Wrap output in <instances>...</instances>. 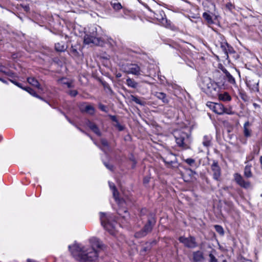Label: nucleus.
I'll list each match as a JSON object with an SVG mask.
<instances>
[{"label": "nucleus", "instance_id": "f8f14e48", "mask_svg": "<svg viewBox=\"0 0 262 262\" xmlns=\"http://www.w3.org/2000/svg\"><path fill=\"white\" fill-rule=\"evenodd\" d=\"M211 169L213 172V178L216 180H219L221 176V169L217 162H213L211 165Z\"/></svg>", "mask_w": 262, "mask_h": 262}, {"label": "nucleus", "instance_id": "473e14b6", "mask_svg": "<svg viewBox=\"0 0 262 262\" xmlns=\"http://www.w3.org/2000/svg\"><path fill=\"white\" fill-rule=\"evenodd\" d=\"M0 72L5 74L6 75H9L10 74V73L8 71H7L6 70V68L5 67H4V66H1L0 65Z\"/></svg>", "mask_w": 262, "mask_h": 262}, {"label": "nucleus", "instance_id": "09e8293b", "mask_svg": "<svg viewBox=\"0 0 262 262\" xmlns=\"http://www.w3.org/2000/svg\"><path fill=\"white\" fill-rule=\"evenodd\" d=\"M229 5H228V4H227V6H228V7H230V6H231V4H229Z\"/></svg>", "mask_w": 262, "mask_h": 262}, {"label": "nucleus", "instance_id": "7ed1b4c3", "mask_svg": "<svg viewBox=\"0 0 262 262\" xmlns=\"http://www.w3.org/2000/svg\"><path fill=\"white\" fill-rule=\"evenodd\" d=\"M177 145L184 149L190 148L191 140L189 136L183 132H178L175 134Z\"/></svg>", "mask_w": 262, "mask_h": 262}, {"label": "nucleus", "instance_id": "4c0bfd02", "mask_svg": "<svg viewBox=\"0 0 262 262\" xmlns=\"http://www.w3.org/2000/svg\"><path fill=\"white\" fill-rule=\"evenodd\" d=\"M78 94V92L76 90H71L69 92V94L72 96L75 97Z\"/></svg>", "mask_w": 262, "mask_h": 262}, {"label": "nucleus", "instance_id": "864d4df0", "mask_svg": "<svg viewBox=\"0 0 262 262\" xmlns=\"http://www.w3.org/2000/svg\"><path fill=\"white\" fill-rule=\"evenodd\" d=\"M121 209H120L119 210V213L120 214H121Z\"/></svg>", "mask_w": 262, "mask_h": 262}, {"label": "nucleus", "instance_id": "a878e982", "mask_svg": "<svg viewBox=\"0 0 262 262\" xmlns=\"http://www.w3.org/2000/svg\"><path fill=\"white\" fill-rule=\"evenodd\" d=\"M251 166L246 165L244 169V176L246 178H251L252 176V173L251 171Z\"/></svg>", "mask_w": 262, "mask_h": 262}, {"label": "nucleus", "instance_id": "c9c22d12", "mask_svg": "<svg viewBox=\"0 0 262 262\" xmlns=\"http://www.w3.org/2000/svg\"><path fill=\"white\" fill-rule=\"evenodd\" d=\"M224 113L229 114V115H232L234 114V112H233L231 110V109L230 108H226L224 107Z\"/></svg>", "mask_w": 262, "mask_h": 262}, {"label": "nucleus", "instance_id": "4be33fe9", "mask_svg": "<svg viewBox=\"0 0 262 262\" xmlns=\"http://www.w3.org/2000/svg\"><path fill=\"white\" fill-rule=\"evenodd\" d=\"M156 96L158 99L162 100L164 103H167L168 102V100L164 93L161 92L157 93Z\"/></svg>", "mask_w": 262, "mask_h": 262}, {"label": "nucleus", "instance_id": "aec40b11", "mask_svg": "<svg viewBox=\"0 0 262 262\" xmlns=\"http://www.w3.org/2000/svg\"><path fill=\"white\" fill-rule=\"evenodd\" d=\"M219 98L223 101H229L231 99V96L227 92L219 94Z\"/></svg>", "mask_w": 262, "mask_h": 262}, {"label": "nucleus", "instance_id": "cd10ccee", "mask_svg": "<svg viewBox=\"0 0 262 262\" xmlns=\"http://www.w3.org/2000/svg\"><path fill=\"white\" fill-rule=\"evenodd\" d=\"M203 17L207 21V23L208 24H212L213 23V21L212 20V17L208 13L204 12L203 14Z\"/></svg>", "mask_w": 262, "mask_h": 262}, {"label": "nucleus", "instance_id": "de8ad7c7", "mask_svg": "<svg viewBox=\"0 0 262 262\" xmlns=\"http://www.w3.org/2000/svg\"><path fill=\"white\" fill-rule=\"evenodd\" d=\"M123 211H124V213H127V211L125 209H123Z\"/></svg>", "mask_w": 262, "mask_h": 262}, {"label": "nucleus", "instance_id": "72a5a7b5", "mask_svg": "<svg viewBox=\"0 0 262 262\" xmlns=\"http://www.w3.org/2000/svg\"><path fill=\"white\" fill-rule=\"evenodd\" d=\"M113 8L114 9L118 10L122 8V6L120 3H114L113 4Z\"/></svg>", "mask_w": 262, "mask_h": 262}, {"label": "nucleus", "instance_id": "423d86ee", "mask_svg": "<svg viewBox=\"0 0 262 262\" xmlns=\"http://www.w3.org/2000/svg\"><path fill=\"white\" fill-rule=\"evenodd\" d=\"M84 43L87 45H102L103 41L100 38L96 37V34H86L84 37Z\"/></svg>", "mask_w": 262, "mask_h": 262}, {"label": "nucleus", "instance_id": "2eb2a0df", "mask_svg": "<svg viewBox=\"0 0 262 262\" xmlns=\"http://www.w3.org/2000/svg\"><path fill=\"white\" fill-rule=\"evenodd\" d=\"M163 161L167 165H171L176 160L174 155L169 154L167 156L163 158Z\"/></svg>", "mask_w": 262, "mask_h": 262}, {"label": "nucleus", "instance_id": "8fccbe9b", "mask_svg": "<svg viewBox=\"0 0 262 262\" xmlns=\"http://www.w3.org/2000/svg\"><path fill=\"white\" fill-rule=\"evenodd\" d=\"M229 5H228V4H227V6H228V7H230V6H231V4H229Z\"/></svg>", "mask_w": 262, "mask_h": 262}, {"label": "nucleus", "instance_id": "6e6552de", "mask_svg": "<svg viewBox=\"0 0 262 262\" xmlns=\"http://www.w3.org/2000/svg\"><path fill=\"white\" fill-rule=\"evenodd\" d=\"M179 241L185 247L189 248H194L198 246L197 243L195 241V238L191 236H189L188 237L180 236L179 238Z\"/></svg>", "mask_w": 262, "mask_h": 262}, {"label": "nucleus", "instance_id": "c756f323", "mask_svg": "<svg viewBox=\"0 0 262 262\" xmlns=\"http://www.w3.org/2000/svg\"><path fill=\"white\" fill-rule=\"evenodd\" d=\"M23 90H25L27 92H28L31 95L36 97L37 98H40V97L36 94V93L34 92L33 90H32L31 88L28 87V88H23Z\"/></svg>", "mask_w": 262, "mask_h": 262}, {"label": "nucleus", "instance_id": "49530a36", "mask_svg": "<svg viewBox=\"0 0 262 262\" xmlns=\"http://www.w3.org/2000/svg\"><path fill=\"white\" fill-rule=\"evenodd\" d=\"M0 80L2 81L3 82H6L3 79H2V78H0Z\"/></svg>", "mask_w": 262, "mask_h": 262}, {"label": "nucleus", "instance_id": "a18cd8bd", "mask_svg": "<svg viewBox=\"0 0 262 262\" xmlns=\"http://www.w3.org/2000/svg\"><path fill=\"white\" fill-rule=\"evenodd\" d=\"M121 75L120 74H118L117 75V77H121Z\"/></svg>", "mask_w": 262, "mask_h": 262}, {"label": "nucleus", "instance_id": "e433bc0d", "mask_svg": "<svg viewBox=\"0 0 262 262\" xmlns=\"http://www.w3.org/2000/svg\"><path fill=\"white\" fill-rule=\"evenodd\" d=\"M88 126L90 127V128L92 130L94 129V127H96L97 126L94 124V123L89 121L88 123Z\"/></svg>", "mask_w": 262, "mask_h": 262}, {"label": "nucleus", "instance_id": "20e7f679", "mask_svg": "<svg viewBox=\"0 0 262 262\" xmlns=\"http://www.w3.org/2000/svg\"><path fill=\"white\" fill-rule=\"evenodd\" d=\"M122 71L128 74H133L136 76L141 75L142 72L140 67L137 64L126 63L122 65Z\"/></svg>", "mask_w": 262, "mask_h": 262}, {"label": "nucleus", "instance_id": "3c124183", "mask_svg": "<svg viewBox=\"0 0 262 262\" xmlns=\"http://www.w3.org/2000/svg\"><path fill=\"white\" fill-rule=\"evenodd\" d=\"M229 5H228V4H227V6H228V7H230V6H231V4H229Z\"/></svg>", "mask_w": 262, "mask_h": 262}, {"label": "nucleus", "instance_id": "f3484780", "mask_svg": "<svg viewBox=\"0 0 262 262\" xmlns=\"http://www.w3.org/2000/svg\"><path fill=\"white\" fill-rule=\"evenodd\" d=\"M250 123L249 121H247L244 125V135L246 137H249L251 136V130L249 129Z\"/></svg>", "mask_w": 262, "mask_h": 262}, {"label": "nucleus", "instance_id": "412c9836", "mask_svg": "<svg viewBox=\"0 0 262 262\" xmlns=\"http://www.w3.org/2000/svg\"><path fill=\"white\" fill-rule=\"evenodd\" d=\"M27 81L29 83L32 85L39 88L40 84L38 81L34 77H29L27 79Z\"/></svg>", "mask_w": 262, "mask_h": 262}, {"label": "nucleus", "instance_id": "39448f33", "mask_svg": "<svg viewBox=\"0 0 262 262\" xmlns=\"http://www.w3.org/2000/svg\"><path fill=\"white\" fill-rule=\"evenodd\" d=\"M109 186L113 191V196L117 202L118 205L122 207H125V206L129 205L130 200L128 198H122L120 199L118 198L119 193L116 188V187L113 183L109 182Z\"/></svg>", "mask_w": 262, "mask_h": 262}, {"label": "nucleus", "instance_id": "1a4fd4ad", "mask_svg": "<svg viewBox=\"0 0 262 262\" xmlns=\"http://www.w3.org/2000/svg\"><path fill=\"white\" fill-rule=\"evenodd\" d=\"M207 106L213 112L219 115L224 114V106L222 104L208 102Z\"/></svg>", "mask_w": 262, "mask_h": 262}, {"label": "nucleus", "instance_id": "bb28decb", "mask_svg": "<svg viewBox=\"0 0 262 262\" xmlns=\"http://www.w3.org/2000/svg\"><path fill=\"white\" fill-rule=\"evenodd\" d=\"M248 86L254 91H258V82L255 81L254 84L251 83V81H249L247 82Z\"/></svg>", "mask_w": 262, "mask_h": 262}, {"label": "nucleus", "instance_id": "c03bdc74", "mask_svg": "<svg viewBox=\"0 0 262 262\" xmlns=\"http://www.w3.org/2000/svg\"><path fill=\"white\" fill-rule=\"evenodd\" d=\"M25 10H26V11H28V10H29V7H28V6H26V7H25Z\"/></svg>", "mask_w": 262, "mask_h": 262}, {"label": "nucleus", "instance_id": "2f4dec72", "mask_svg": "<svg viewBox=\"0 0 262 262\" xmlns=\"http://www.w3.org/2000/svg\"><path fill=\"white\" fill-rule=\"evenodd\" d=\"M184 161L189 165H192L195 163V160L191 158L184 159Z\"/></svg>", "mask_w": 262, "mask_h": 262}, {"label": "nucleus", "instance_id": "7c9ffc66", "mask_svg": "<svg viewBox=\"0 0 262 262\" xmlns=\"http://www.w3.org/2000/svg\"><path fill=\"white\" fill-rule=\"evenodd\" d=\"M215 230L221 234H224V230L223 228L220 225H215L214 226Z\"/></svg>", "mask_w": 262, "mask_h": 262}, {"label": "nucleus", "instance_id": "f03ea898", "mask_svg": "<svg viewBox=\"0 0 262 262\" xmlns=\"http://www.w3.org/2000/svg\"><path fill=\"white\" fill-rule=\"evenodd\" d=\"M200 86L204 92L211 96H214L217 93V84L212 81L209 78H203L200 83Z\"/></svg>", "mask_w": 262, "mask_h": 262}, {"label": "nucleus", "instance_id": "4468645a", "mask_svg": "<svg viewBox=\"0 0 262 262\" xmlns=\"http://www.w3.org/2000/svg\"><path fill=\"white\" fill-rule=\"evenodd\" d=\"M192 255L193 260L194 262H200L204 259L203 253L200 251H196L193 252Z\"/></svg>", "mask_w": 262, "mask_h": 262}, {"label": "nucleus", "instance_id": "58836bf2", "mask_svg": "<svg viewBox=\"0 0 262 262\" xmlns=\"http://www.w3.org/2000/svg\"><path fill=\"white\" fill-rule=\"evenodd\" d=\"M93 132H94L96 134H97L98 136H100V132L97 127V126L94 127V129L92 130Z\"/></svg>", "mask_w": 262, "mask_h": 262}, {"label": "nucleus", "instance_id": "ea45409f", "mask_svg": "<svg viewBox=\"0 0 262 262\" xmlns=\"http://www.w3.org/2000/svg\"><path fill=\"white\" fill-rule=\"evenodd\" d=\"M11 81L13 83H14L15 85H16V86H17L18 87H19V88H21L22 89H23V88H25V87H23L21 86V84L20 83H18V82H17L15 81H13V80H11Z\"/></svg>", "mask_w": 262, "mask_h": 262}, {"label": "nucleus", "instance_id": "a19ab883", "mask_svg": "<svg viewBox=\"0 0 262 262\" xmlns=\"http://www.w3.org/2000/svg\"><path fill=\"white\" fill-rule=\"evenodd\" d=\"M101 143L104 146H107L108 145L107 141L104 139L101 140Z\"/></svg>", "mask_w": 262, "mask_h": 262}, {"label": "nucleus", "instance_id": "5701e85b", "mask_svg": "<svg viewBox=\"0 0 262 262\" xmlns=\"http://www.w3.org/2000/svg\"><path fill=\"white\" fill-rule=\"evenodd\" d=\"M55 50L58 52H63L64 51H65L66 50V46L62 42L56 43L55 45Z\"/></svg>", "mask_w": 262, "mask_h": 262}, {"label": "nucleus", "instance_id": "f257e3e1", "mask_svg": "<svg viewBox=\"0 0 262 262\" xmlns=\"http://www.w3.org/2000/svg\"><path fill=\"white\" fill-rule=\"evenodd\" d=\"M96 248L103 249L104 245L96 237L90 239L89 244L86 245L75 243L69 246L73 256L81 262L92 261L96 259L98 257Z\"/></svg>", "mask_w": 262, "mask_h": 262}, {"label": "nucleus", "instance_id": "6ab92c4d", "mask_svg": "<svg viewBox=\"0 0 262 262\" xmlns=\"http://www.w3.org/2000/svg\"><path fill=\"white\" fill-rule=\"evenodd\" d=\"M165 16V15H164V16L161 15V18L158 17L157 19L162 26L165 27H168L170 25V21H168Z\"/></svg>", "mask_w": 262, "mask_h": 262}, {"label": "nucleus", "instance_id": "0eeeda50", "mask_svg": "<svg viewBox=\"0 0 262 262\" xmlns=\"http://www.w3.org/2000/svg\"><path fill=\"white\" fill-rule=\"evenodd\" d=\"M100 220L101 221V224L103 226L104 228L107 230L110 234L112 235H115L116 231L115 229L114 224L110 223L108 221L106 222V214L104 213H100Z\"/></svg>", "mask_w": 262, "mask_h": 262}, {"label": "nucleus", "instance_id": "b1692460", "mask_svg": "<svg viewBox=\"0 0 262 262\" xmlns=\"http://www.w3.org/2000/svg\"><path fill=\"white\" fill-rule=\"evenodd\" d=\"M126 84L132 88H136L138 86V83L134 80L128 78L126 79Z\"/></svg>", "mask_w": 262, "mask_h": 262}, {"label": "nucleus", "instance_id": "a211bd4d", "mask_svg": "<svg viewBox=\"0 0 262 262\" xmlns=\"http://www.w3.org/2000/svg\"><path fill=\"white\" fill-rule=\"evenodd\" d=\"M211 137L210 136L205 135L203 137L202 143L206 147L211 145Z\"/></svg>", "mask_w": 262, "mask_h": 262}, {"label": "nucleus", "instance_id": "5fc2aeb1", "mask_svg": "<svg viewBox=\"0 0 262 262\" xmlns=\"http://www.w3.org/2000/svg\"><path fill=\"white\" fill-rule=\"evenodd\" d=\"M78 129L80 130V131L82 132V130L81 129H80L79 128H78Z\"/></svg>", "mask_w": 262, "mask_h": 262}, {"label": "nucleus", "instance_id": "dca6fc26", "mask_svg": "<svg viewBox=\"0 0 262 262\" xmlns=\"http://www.w3.org/2000/svg\"><path fill=\"white\" fill-rule=\"evenodd\" d=\"M81 110L82 111H84L86 113L92 115L94 113V108L91 105H83Z\"/></svg>", "mask_w": 262, "mask_h": 262}, {"label": "nucleus", "instance_id": "9d476101", "mask_svg": "<svg viewBox=\"0 0 262 262\" xmlns=\"http://www.w3.org/2000/svg\"><path fill=\"white\" fill-rule=\"evenodd\" d=\"M234 178L236 183L241 187L245 189L251 188L250 182L245 181L240 174L238 173H235L234 174Z\"/></svg>", "mask_w": 262, "mask_h": 262}, {"label": "nucleus", "instance_id": "37998d69", "mask_svg": "<svg viewBox=\"0 0 262 262\" xmlns=\"http://www.w3.org/2000/svg\"><path fill=\"white\" fill-rule=\"evenodd\" d=\"M259 160L261 164L262 165V156H260Z\"/></svg>", "mask_w": 262, "mask_h": 262}, {"label": "nucleus", "instance_id": "9b49d317", "mask_svg": "<svg viewBox=\"0 0 262 262\" xmlns=\"http://www.w3.org/2000/svg\"><path fill=\"white\" fill-rule=\"evenodd\" d=\"M155 222H156L154 219L149 220L147 223L145 225L143 228L142 235H140L139 233H137L136 234V236L137 237H141L145 235L147 233L151 231Z\"/></svg>", "mask_w": 262, "mask_h": 262}, {"label": "nucleus", "instance_id": "c85d7f7f", "mask_svg": "<svg viewBox=\"0 0 262 262\" xmlns=\"http://www.w3.org/2000/svg\"><path fill=\"white\" fill-rule=\"evenodd\" d=\"M131 98H132V101H134L136 103L139 104L140 105H144L145 104V102H144V101L141 100L140 99H139L136 96L132 95L131 96Z\"/></svg>", "mask_w": 262, "mask_h": 262}, {"label": "nucleus", "instance_id": "f704fd0d", "mask_svg": "<svg viewBox=\"0 0 262 262\" xmlns=\"http://www.w3.org/2000/svg\"><path fill=\"white\" fill-rule=\"evenodd\" d=\"M209 256L210 258V262H217V259L214 257V256L212 254H209Z\"/></svg>", "mask_w": 262, "mask_h": 262}, {"label": "nucleus", "instance_id": "79ce46f5", "mask_svg": "<svg viewBox=\"0 0 262 262\" xmlns=\"http://www.w3.org/2000/svg\"><path fill=\"white\" fill-rule=\"evenodd\" d=\"M105 166L108 169H109L110 170L113 169V166L112 165H108L105 164Z\"/></svg>", "mask_w": 262, "mask_h": 262}, {"label": "nucleus", "instance_id": "393cba45", "mask_svg": "<svg viewBox=\"0 0 262 262\" xmlns=\"http://www.w3.org/2000/svg\"><path fill=\"white\" fill-rule=\"evenodd\" d=\"M224 72L226 74L228 81L231 84H235V80L233 77L226 70H225Z\"/></svg>", "mask_w": 262, "mask_h": 262}, {"label": "nucleus", "instance_id": "603ef678", "mask_svg": "<svg viewBox=\"0 0 262 262\" xmlns=\"http://www.w3.org/2000/svg\"><path fill=\"white\" fill-rule=\"evenodd\" d=\"M115 117L114 116V117H113V120H115Z\"/></svg>", "mask_w": 262, "mask_h": 262}, {"label": "nucleus", "instance_id": "ddd939ff", "mask_svg": "<svg viewBox=\"0 0 262 262\" xmlns=\"http://www.w3.org/2000/svg\"><path fill=\"white\" fill-rule=\"evenodd\" d=\"M58 83L62 86H66L69 88L73 87V81L66 78H62L58 79Z\"/></svg>", "mask_w": 262, "mask_h": 262}]
</instances>
